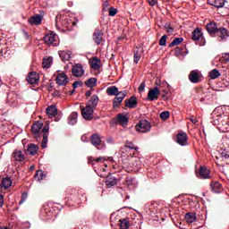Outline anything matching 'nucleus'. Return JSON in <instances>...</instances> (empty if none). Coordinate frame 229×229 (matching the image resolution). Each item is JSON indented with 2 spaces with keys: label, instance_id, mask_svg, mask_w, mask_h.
<instances>
[{
  "label": "nucleus",
  "instance_id": "20e7f679",
  "mask_svg": "<svg viewBox=\"0 0 229 229\" xmlns=\"http://www.w3.org/2000/svg\"><path fill=\"white\" fill-rule=\"evenodd\" d=\"M130 121V116L125 114H118L116 118H114V123L116 124H120L123 128H126L128 126V123Z\"/></svg>",
  "mask_w": 229,
  "mask_h": 229
},
{
  "label": "nucleus",
  "instance_id": "39448f33",
  "mask_svg": "<svg viewBox=\"0 0 229 229\" xmlns=\"http://www.w3.org/2000/svg\"><path fill=\"white\" fill-rule=\"evenodd\" d=\"M151 130V123L148 120H140L136 125V131L140 133H148Z\"/></svg>",
  "mask_w": 229,
  "mask_h": 229
},
{
  "label": "nucleus",
  "instance_id": "c85d7f7f",
  "mask_svg": "<svg viewBox=\"0 0 229 229\" xmlns=\"http://www.w3.org/2000/svg\"><path fill=\"white\" fill-rule=\"evenodd\" d=\"M91 67L94 69V71H98V69L101 68V60L98 57H94L90 62H89Z\"/></svg>",
  "mask_w": 229,
  "mask_h": 229
},
{
  "label": "nucleus",
  "instance_id": "bb28decb",
  "mask_svg": "<svg viewBox=\"0 0 229 229\" xmlns=\"http://www.w3.org/2000/svg\"><path fill=\"white\" fill-rule=\"evenodd\" d=\"M216 33H218V37L222 40H226V38H228V37H229L228 30H226L224 27L219 28Z\"/></svg>",
  "mask_w": 229,
  "mask_h": 229
},
{
  "label": "nucleus",
  "instance_id": "e433bc0d",
  "mask_svg": "<svg viewBox=\"0 0 229 229\" xmlns=\"http://www.w3.org/2000/svg\"><path fill=\"white\" fill-rule=\"evenodd\" d=\"M58 19L61 21V24L64 28H69V18H67V16H59L56 17V21H58Z\"/></svg>",
  "mask_w": 229,
  "mask_h": 229
},
{
  "label": "nucleus",
  "instance_id": "5fc2aeb1",
  "mask_svg": "<svg viewBox=\"0 0 229 229\" xmlns=\"http://www.w3.org/2000/svg\"><path fill=\"white\" fill-rule=\"evenodd\" d=\"M48 132H49V126L44 127L42 129V133H44V135H47Z\"/></svg>",
  "mask_w": 229,
  "mask_h": 229
},
{
  "label": "nucleus",
  "instance_id": "c9c22d12",
  "mask_svg": "<svg viewBox=\"0 0 229 229\" xmlns=\"http://www.w3.org/2000/svg\"><path fill=\"white\" fill-rule=\"evenodd\" d=\"M47 175L46 174H44V171L42 170H38L36 172V174H34V178L35 180H37V182H42V180H44V178H46Z\"/></svg>",
  "mask_w": 229,
  "mask_h": 229
},
{
  "label": "nucleus",
  "instance_id": "9d476101",
  "mask_svg": "<svg viewBox=\"0 0 229 229\" xmlns=\"http://www.w3.org/2000/svg\"><path fill=\"white\" fill-rule=\"evenodd\" d=\"M94 108L86 106L81 109V115L85 121H92Z\"/></svg>",
  "mask_w": 229,
  "mask_h": 229
},
{
  "label": "nucleus",
  "instance_id": "a18cd8bd",
  "mask_svg": "<svg viewBox=\"0 0 229 229\" xmlns=\"http://www.w3.org/2000/svg\"><path fill=\"white\" fill-rule=\"evenodd\" d=\"M171 116V113L169 111H164L160 114V117L162 121H166Z\"/></svg>",
  "mask_w": 229,
  "mask_h": 229
},
{
  "label": "nucleus",
  "instance_id": "2eb2a0df",
  "mask_svg": "<svg viewBox=\"0 0 229 229\" xmlns=\"http://www.w3.org/2000/svg\"><path fill=\"white\" fill-rule=\"evenodd\" d=\"M38 80H40V75H38V73H37V72H31L27 76V81L30 85H35V84L38 83Z\"/></svg>",
  "mask_w": 229,
  "mask_h": 229
},
{
  "label": "nucleus",
  "instance_id": "e2e57ef3",
  "mask_svg": "<svg viewBox=\"0 0 229 229\" xmlns=\"http://www.w3.org/2000/svg\"><path fill=\"white\" fill-rule=\"evenodd\" d=\"M217 121V122H216ZM216 120H214L213 121V123H214V124H216V125H218L219 126V124H221V123H219V119H216Z\"/></svg>",
  "mask_w": 229,
  "mask_h": 229
},
{
  "label": "nucleus",
  "instance_id": "09e8293b",
  "mask_svg": "<svg viewBox=\"0 0 229 229\" xmlns=\"http://www.w3.org/2000/svg\"><path fill=\"white\" fill-rule=\"evenodd\" d=\"M28 199V193L27 192H22L21 193V199L19 202V205H22V203H24V201H26Z\"/></svg>",
  "mask_w": 229,
  "mask_h": 229
},
{
  "label": "nucleus",
  "instance_id": "f03ea898",
  "mask_svg": "<svg viewBox=\"0 0 229 229\" xmlns=\"http://www.w3.org/2000/svg\"><path fill=\"white\" fill-rule=\"evenodd\" d=\"M191 39L199 42V46H205V38H203V32H201V29L199 28H197L191 32Z\"/></svg>",
  "mask_w": 229,
  "mask_h": 229
},
{
  "label": "nucleus",
  "instance_id": "6e6552de",
  "mask_svg": "<svg viewBox=\"0 0 229 229\" xmlns=\"http://www.w3.org/2000/svg\"><path fill=\"white\" fill-rule=\"evenodd\" d=\"M12 162H20V164H24L26 160V156L22 154L21 150L15 149L11 156Z\"/></svg>",
  "mask_w": 229,
  "mask_h": 229
},
{
  "label": "nucleus",
  "instance_id": "f8f14e48",
  "mask_svg": "<svg viewBox=\"0 0 229 229\" xmlns=\"http://www.w3.org/2000/svg\"><path fill=\"white\" fill-rule=\"evenodd\" d=\"M229 0H208V4L215 6L216 8H223L225 6H229Z\"/></svg>",
  "mask_w": 229,
  "mask_h": 229
},
{
  "label": "nucleus",
  "instance_id": "423d86ee",
  "mask_svg": "<svg viewBox=\"0 0 229 229\" xmlns=\"http://www.w3.org/2000/svg\"><path fill=\"white\" fill-rule=\"evenodd\" d=\"M196 176L200 180H208L212 178V176H210V170H208L207 166H200L199 169L196 172Z\"/></svg>",
  "mask_w": 229,
  "mask_h": 229
},
{
  "label": "nucleus",
  "instance_id": "2f4dec72",
  "mask_svg": "<svg viewBox=\"0 0 229 229\" xmlns=\"http://www.w3.org/2000/svg\"><path fill=\"white\" fill-rule=\"evenodd\" d=\"M126 149H134L135 151H139V147H135V145L131 141H126L125 147L123 148L121 150L122 153H124V151H126Z\"/></svg>",
  "mask_w": 229,
  "mask_h": 229
},
{
  "label": "nucleus",
  "instance_id": "f257e3e1",
  "mask_svg": "<svg viewBox=\"0 0 229 229\" xmlns=\"http://www.w3.org/2000/svg\"><path fill=\"white\" fill-rule=\"evenodd\" d=\"M92 38L96 46H101L105 44V33L99 29H96L93 32Z\"/></svg>",
  "mask_w": 229,
  "mask_h": 229
},
{
  "label": "nucleus",
  "instance_id": "dca6fc26",
  "mask_svg": "<svg viewBox=\"0 0 229 229\" xmlns=\"http://www.w3.org/2000/svg\"><path fill=\"white\" fill-rule=\"evenodd\" d=\"M200 76H201V72H199V70H193L189 74V80L191 83H199Z\"/></svg>",
  "mask_w": 229,
  "mask_h": 229
},
{
  "label": "nucleus",
  "instance_id": "aec40b11",
  "mask_svg": "<svg viewBox=\"0 0 229 229\" xmlns=\"http://www.w3.org/2000/svg\"><path fill=\"white\" fill-rule=\"evenodd\" d=\"M42 126H44V123H42L41 122H35L31 127V132L33 133V135L38 137V135H40Z\"/></svg>",
  "mask_w": 229,
  "mask_h": 229
},
{
  "label": "nucleus",
  "instance_id": "a19ab883",
  "mask_svg": "<svg viewBox=\"0 0 229 229\" xmlns=\"http://www.w3.org/2000/svg\"><path fill=\"white\" fill-rule=\"evenodd\" d=\"M183 42V38H175L169 45V47H174V46H179V44H182Z\"/></svg>",
  "mask_w": 229,
  "mask_h": 229
},
{
  "label": "nucleus",
  "instance_id": "338daca9",
  "mask_svg": "<svg viewBox=\"0 0 229 229\" xmlns=\"http://www.w3.org/2000/svg\"><path fill=\"white\" fill-rule=\"evenodd\" d=\"M0 229H8V227H0Z\"/></svg>",
  "mask_w": 229,
  "mask_h": 229
},
{
  "label": "nucleus",
  "instance_id": "4c0bfd02",
  "mask_svg": "<svg viewBox=\"0 0 229 229\" xmlns=\"http://www.w3.org/2000/svg\"><path fill=\"white\" fill-rule=\"evenodd\" d=\"M1 187L4 189H10L12 187V179L5 177L2 180Z\"/></svg>",
  "mask_w": 229,
  "mask_h": 229
},
{
  "label": "nucleus",
  "instance_id": "4d7b16f0",
  "mask_svg": "<svg viewBox=\"0 0 229 229\" xmlns=\"http://www.w3.org/2000/svg\"><path fill=\"white\" fill-rule=\"evenodd\" d=\"M3 205H4V197L0 194V207H3Z\"/></svg>",
  "mask_w": 229,
  "mask_h": 229
},
{
  "label": "nucleus",
  "instance_id": "473e14b6",
  "mask_svg": "<svg viewBox=\"0 0 229 229\" xmlns=\"http://www.w3.org/2000/svg\"><path fill=\"white\" fill-rule=\"evenodd\" d=\"M38 148L35 144H30L28 146L27 153L28 155H31V157H34L36 153H38Z\"/></svg>",
  "mask_w": 229,
  "mask_h": 229
},
{
  "label": "nucleus",
  "instance_id": "f704fd0d",
  "mask_svg": "<svg viewBox=\"0 0 229 229\" xmlns=\"http://www.w3.org/2000/svg\"><path fill=\"white\" fill-rule=\"evenodd\" d=\"M84 83L89 89H94V87H96V85H98V79H96V78H89Z\"/></svg>",
  "mask_w": 229,
  "mask_h": 229
},
{
  "label": "nucleus",
  "instance_id": "6e6d98bb",
  "mask_svg": "<svg viewBox=\"0 0 229 229\" xmlns=\"http://www.w3.org/2000/svg\"><path fill=\"white\" fill-rule=\"evenodd\" d=\"M148 4H150V6H155V4H157V3H158L157 0H148Z\"/></svg>",
  "mask_w": 229,
  "mask_h": 229
},
{
  "label": "nucleus",
  "instance_id": "9b49d317",
  "mask_svg": "<svg viewBox=\"0 0 229 229\" xmlns=\"http://www.w3.org/2000/svg\"><path fill=\"white\" fill-rule=\"evenodd\" d=\"M189 140V136H187V133L184 131L179 132L176 136V142L180 146H188L189 142L187 141Z\"/></svg>",
  "mask_w": 229,
  "mask_h": 229
},
{
  "label": "nucleus",
  "instance_id": "412c9836",
  "mask_svg": "<svg viewBox=\"0 0 229 229\" xmlns=\"http://www.w3.org/2000/svg\"><path fill=\"white\" fill-rule=\"evenodd\" d=\"M98 103H99V97L98 95L91 96L90 99L88 101L86 106H89V108H93L96 110V106H98Z\"/></svg>",
  "mask_w": 229,
  "mask_h": 229
},
{
  "label": "nucleus",
  "instance_id": "bf43d9fd",
  "mask_svg": "<svg viewBox=\"0 0 229 229\" xmlns=\"http://www.w3.org/2000/svg\"><path fill=\"white\" fill-rule=\"evenodd\" d=\"M224 60L225 62H229V54H225Z\"/></svg>",
  "mask_w": 229,
  "mask_h": 229
},
{
  "label": "nucleus",
  "instance_id": "69168bd1",
  "mask_svg": "<svg viewBox=\"0 0 229 229\" xmlns=\"http://www.w3.org/2000/svg\"><path fill=\"white\" fill-rule=\"evenodd\" d=\"M218 119H221L223 117V114H217Z\"/></svg>",
  "mask_w": 229,
  "mask_h": 229
},
{
  "label": "nucleus",
  "instance_id": "0e129e2a",
  "mask_svg": "<svg viewBox=\"0 0 229 229\" xmlns=\"http://www.w3.org/2000/svg\"><path fill=\"white\" fill-rule=\"evenodd\" d=\"M74 89H73V90H72L71 92H70V96H72L73 94H74Z\"/></svg>",
  "mask_w": 229,
  "mask_h": 229
},
{
  "label": "nucleus",
  "instance_id": "680f3d73",
  "mask_svg": "<svg viewBox=\"0 0 229 229\" xmlns=\"http://www.w3.org/2000/svg\"><path fill=\"white\" fill-rule=\"evenodd\" d=\"M216 114H217V109H216L215 111H213V113H212V117H216Z\"/></svg>",
  "mask_w": 229,
  "mask_h": 229
},
{
  "label": "nucleus",
  "instance_id": "1a4fd4ad",
  "mask_svg": "<svg viewBox=\"0 0 229 229\" xmlns=\"http://www.w3.org/2000/svg\"><path fill=\"white\" fill-rule=\"evenodd\" d=\"M72 73L75 78H81L85 74V70L83 69V65L81 64H76L72 66Z\"/></svg>",
  "mask_w": 229,
  "mask_h": 229
},
{
  "label": "nucleus",
  "instance_id": "7c9ffc66",
  "mask_svg": "<svg viewBox=\"0 0 229 229\" xmlns=\"http://www.w3.org/2000/svg\"><path fill=\"white\" fill-rule=\"evenodd\" d=\"M78 123V113L72 112L68 117V124L74 126Z\"/></svg>",
  "mask_w": 229,
  "mask_h": 229
},
{
  "label": "nucleus",
  "instance_id": "58836bf2",
  "mask_svg": "<svg viewBox=\"0 0 229 229\" xmlns=\"http://www.w3.org/2000/svg\"><path fill=\"white\" fill-rule=\"evenodd\" d=\"M208 76L211 78V80H217V78L221 76V72H219L217 69H213L209 72Z\"/></svg>",
  "mask_w": 229,
  "mask_h": 229
},
{
  "label": "nucleus",
  "instance_id": "4be33fe9",
  "mask_svg": "<svg viewBox=\"0 0 229 229\" xmlns=\"http://www.w3.org/2000/svg\"><path fill=\"white\" fill-rule=\"evenodd\" d=\"M58 114V109L56 106L52 105L47 107V115H48L49 119H53V117H56Z\"/></svg>",
  "mask_w": 229,
  "mask_h": 229
},
{
  "label": "nucleus",
  "instance_id": "8fccbe9b",
  "mask_svg": "<svg viewBox=\"0 0 229 229\" xmlns=\"http://www.w3.org/2000/svg\"><path fill=\"white\" fill-rule=\"evenodd\" d=\"M72 87L74 89H76L80 87H83V82L81 81H76L73 82Z\"/></svg>",
  "mask_w": 229,
  "mask_h": 229
},
{
  "label": "nucleus",
  "instance_id": "052dcab7",
  "mask_svg": "<svg viewBox=\"0 0 229 229\" xmlns=\"http://www.w3.org/2000/svg\"><path fill=\"white\" fill-rule=\"evenodd\" d=\"M90 96H92V91L90 90L86 91V97L90 98Z\"/></svg>",
  "mask_w": 229,
  "mask_h": 229
},
{
  "label": "nucleus",
  "instance_id": "cd10ccee",
  "mask_svg": "<svg viewBox=\"0 0 229 229\" xmlns=\"http://www.w3.org/2000/svg\"><path fill=\"white\" fill-rule=\"evenodd\" d=\"M107 96H119V89L116 86H110L106 89Z\"/></svg>",
  "mask_w": 229,
  "mask_h": 229
},
{
  "label": "nucleus",
  "instance_id": "79ce46f5",
  "mask_svg": "<svg viewBox=\"0 0 229 229\" xmlns=\"http://www.w3.org/2000/svg\"><path fill=\"white\" fill-rule=\"evenodd\" d=\"M141 57L142 54L139 50L134 51V64H139V62H140Z\"/></svg>",
  "mask_w": 229,
  "mask_h": 229
},
{
  "label": "nucleus",
  "instance_id": "603ef678",
  "mask_svg": "<svg viewBox=\"0 0 229 229\" xmlns=\"http://www.w3.org/2000/svg\"><path fill=\"white\" fill-rule=\"evenodd\" d=\"M221 157H222V158H225V160H228V158H229V153H228L227 151H225V150H223V151L221 152Z\"/></svg>",
  "mask_w": 229,
  "mask_h": 229
},
{
  "label": "nucleus",
  "instance_id": "13d9d810",
  "mask_svg": "<svg viewBox=\"0 0 229 229\" xmlns=\"http://www.w3.org/2000/svg\"><path fill=\"white\" fill-rule=\"evenodd\" d=\"M190 121L192 123V124H196L198 123V119L194 118V116H191Z\"/></svg>",
  "mask_w": 229,
  "mask_h": 229
},
{
  "label": "nucleus",
  "instance_id": "3c124183",
  "mask_svg": "<svg viewBox=\"0 0 229 229\" xmlns=\"http://www.w3.org/2000/svg\"><path fill=\"white\" fill-rule=\"evenodd\" d=\"M117 14V9L114 8V7H111L109 9V16L110 17H114V15Z\"/></svg>",
  "mask_w": 229,
  "mask_h": 229
},
{
  "label": "nucleus",
  "instance_id": "ddd939ff",
  "mask_svg": "<svg viewBox=\"0 0 229 229\" xmlns=\"http://www.w3.org/2000/svg\"><path fill=\"white\" fill-rule=\"evenodd\" d=\"M158 96H160V89H158V87H155L148 90V101H155L158 99Z\"/></svg>",
  "mask_w": 229,
  "mask_h": 229
},
{
  "label": "nucleus",
  "instance_id": "0eeeda50",
  "mask_svg": "<svg viewBox=\"0 0 229 229\" xmlns=\"http://www.w3.org/2000/svg\"><path fill=\"white\" fill-rule=\"evenodd\" d=\"M43 39L48 46H56L58 44V36L55 32L47 33Z\"/></svg>",
  "mask_w": 229,
  "mask_h": 229
},
{
  "label": "nucleus",
  "instance_id": "a211bd4d",
  "mask_svg": "<svg viewBox=\"0 0 229 229\" xmlns=\"http://www.w3.org/2000/svg\"><path fill=\"white\" fill-rule=\"evenodd\" d=\"M206 30L211 37H216V33H217L218 30L217 24H216V22H209L207 24Z\"/></svg>",
  "mask_w": 229,
  "mask_h": 229
},
{
  "label": "nucleus",
  "instance_id": "a878e982",
  "mask_svg": "<svg viewBox=\"0 0 229 229\" xmlns=\"http://www.w3.org/2000/svg\"><path fill=\"white\" fill-rule=\"evenodd\" d=\"M184 219L186 223L192 224L194 223V221H196V219H198V216L196 215L195 212H189L185 214Z\"/></svg>",
  "mask_w": 229,
  "mask_h": 229
},
{
  "label": "nucleus",
  "instance_id": "864d4df0",
  "mask_svg": "<svg viewBox=\"0 0 229 229\" xmlns=\"http://www.w3.org/2000/svg\"><path fill=\"white\" fill-rule=\"evenodd\" d=\"M145 89H146V82H141L139 87V92H144Z\"/></svg>",
  "mask_w": 229,
  "mask_h": 229
},
{
  "label": "nucleus",
  "instance_id": "393cba45",
  "mask_svg": "<svg viewBox=\"0 0 229 229\" xmlns=\"http://www.w3.org/2000/svg\"><path fill=\"white\" fill-rule=\"evenodd\" d=\"M30 24H34L35 26H39V24H42V15L40 14H35L31 16L29 20Z\"/></svg>",
  "mask_w": 229,
  "mask_h": 229
},
{
  "label": "nucleus",
  "instance_id": "37998d69",
  "mask_svg": "<svg viewBox=\"0 0 229 229\" xmlns=\"http://www.w3.org/2000/svg\"><path fill=\"white\" fill-rule=\"evenodd\" d=\"M49 135L48 134H43V140L41 142V148L42 149H46L47 148V139Z\"/></svg>",
  "mask_w": 229,
  "mask_h": 229
},
{
  "label": "nucleus",
  "instance_id": "f3484780",
  "mask_svg": "<svg viewBox=\"0 0 229 229\" xmlns=\"http://www.w3.org/2000/svg\"><path fill=\"white\" fill-rule=\"evenodd\" d=\"M58 55L62 62H69L72 58V52L69 50H61L58 52Z\"/></svg>",
  "mask_w": 229,
  "mask_h": 229
},
{
  "label": "nucleus",
  "instance_id": "6ab92c4d",
  "mask_svg": "<svg viewBox=\"0 0 229 229\" xmlns=\"http://www.w3.org/2000/svg\"><path fill=\"white\" fill-rule=\"evenodd\" d=\"M56 83H58L60 86H65L67 83H69V77L65 73H59L55 80Z\"/></svg>",
  "mask_w": 229,
  "mask_h": 229
},
{
  "label": "nucleus",
  "instance_id": "c03bdc74",
  "mask_svg": "<svg viewBox=\"0 0 229 229\" xmlns=\"http://www.w3.org/2000/svg\"><path fill=\"white\" fill-rule=\"evenodd\" d=\"M164 30L166 33H168V35H173V33L174 32V29L167 23L165 25Z\"/></svg>",
  "mask_w": 229,
  "mask_h": 229
},
{
  "label": "nucleus",
  "instance_id": "7ed1b4c3",
  "mask_svg": "<svg viewBox=\"0 0 229 229\" xmlns=\"http://www.w3.org/2000/svg\"><path fill=\"white\" fill-rule=\"evenodd\" d=\"M89 140L92 146L96 147L97 149H103L105 148L101 136H99L98 133L92 134Z\"/></svg>",
  "mask_w": 229,
  "mask_h": 229
},
{
  "label": "nucleus",
  "instance_id": "5701e85b",
  "mask_svg": "<svg viewBox=\"0 0 229 229\" xmlns=\"http://www.w3.org/2000/svg\"><path fill=\"white\" fill-rule=\"evenodd\" d=\"M211 191L212 192H215V194H219L223 191V185L219 182H212L210 183Z\"/></svg>",
  "mask_w": 229,
  "mask_h": 229
},
{
  "label": "nucleus",
  "instance_id": "ea45409f",
  "mask_svg": "<svg viewBox=\"0 0 229 229\" xmlns=\"http://www.w3.org/2000/svg\"><path fill=\"white\" fill-rule=\"evenodd\" d=\"M120 228L121 229L130 228V221L127 218H123L120 220Z\"/></svg>",
  "mask_w": 229,
  "mask_h": 229
},
{
  "label": "nucleus",
  "instance_id": "4468645a",
  "mask_svg": "<svg viewBox=\"0 0 229 229\" xmlns=\"http://www.w3.org/2000/svg\"><path fill=\"white\" fill-rule=\"evenodd\" d=\"M127 94L128 93L126 92V90L120 91V94H119L120 97H115L113 100V108H118L119 105L123 103V99L126 98Z\"/></svg>",
  "mask_w": 229,
  "mask_h": 229
},
{
  "label": "nucleus",
  "instance_id": "49530a36",
  "mask_svg": "<svg viewBox=\"0 0 229 229\" xmlns=\"http://www.w3.org/2000/svg\"><path fill=\"white\" fill-rule=\"evenodd\" d=\"M117 184V180L114 179V178H110L106 182V185H107L108 187H114V185Z\"/></svg>",
  "mask_w": 229,
  "mask_h": 229
},
{
  "label": "nucleus",
  "instance_id": "b1692460",
  "mask_svg": "<svg viewBox=\"0 0 229 229\" xmlns=\"http://www.w3.org/2000/svg\"><path fill=\"white\" fill-rule=\"evenodd\" d=\"M139 102H137V98L132 96L129 99L125 100V106L127 108H136Z\"/></svg>",
  "mask_w": 229,
  "mask_h": 229
},
{
  "label": "nucleus",
  "instance_id": "c756f323",
  "mask_svg": "<svg viewBox=\"0 0 229 229\" xmlns=\"http://www.w3.org/2000/svg\"><path fill=\"white\" fill-rule=\"evenodd\" d=\"M105 160H106V158H105L103 157H89L88 164H91V165H94V164H96V162L103 163V162H105Z\"/></svg>",
  "mask_w": 229,
  "mask_h": 229
},
{
  "label": "nucleus",
  "instance_id": "72a5a7b5",
  "mask_svg": "<svg viewBox=\"0 0 229 229\" xmlns=\"http://www.w3.org/2000/svg\"><path fill=\"white\" fill-rule=\"evenodd\" d=\"M53 65V57H47L43 59L42 67L43 69H49Z\"/></svg>",
  "mask_w": 229,
  "mask_h": 229
},
{
  "label": "nucleus",
  "instance_id": "de8ad7c7",
  "mask_svg": "<svg viewBox=\"0 0 229 229\" xmlns=\"http://www.w3.org/2000/svg\"><path fill=\"white\" fill-rule=\"evenodd\" d=\"M167 44V36L164 35L159 39V46H165Z\"/></svg>",
  "mask_w": 229,
  "mask_h": 229
}]
</instances>
